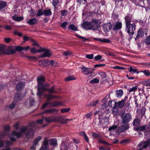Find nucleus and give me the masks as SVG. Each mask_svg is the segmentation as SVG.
Returning <instances> with one entry per match:
<instances>
[{
  "instance_id": "nucleus-1",
  "label": "nucleus",
  "mask_w": 150,
  "mask_h": 150,
  "mask_svg": "<svg viewBox=\"0 0 150 150\" xmlns=\"http://www.w3.org/2000/svg\"><path fill=\"white\" fill-rule=\"evenodd\" d=\"M28 126H23L21 127L19 132H17L15 131L12 132L11 134L9 136L10 142L8 140L6 141L4 144V146L6 147L8 146L11 145L13 142L16 140V137L17 138L21 137L24 134L25 131L28 129Z\"/></svg>"
},
{
  "instance_id": "nucleus-2",
  "label": "nucleus",
  "mask_w": 150,
  "mask_h": 150,
  "mask_svg": "<svg viewBox=\"0 0 150 150\" xmlns=\"http://www.w3.org/2000/svg\"><path fill=\"white\" fill-rule=\"evenodd\" d=\"M132 15L127 14L125 17V31L130 35H133L136 29V25L132 21Z\"/></svg>"
},
{
  "instance_id": "nucleus-3",
  "label": "nucleus",
  "mask_w": 150,
  "mask_h": 150,
  "mask_svg": "<svg viewBox=\"0 0 150 150\" xmlns=\"http://www.w3.org/2000/svg\"><path fill=\"white\" fill-rule=\"evenodd\" d=\"M99 21L97 19H93L91 22H83V27L87 30H96L98 28V24Z\"/></svg>"
},
{
  "instance_id": "nucleus-4",
  "label": "nucleus",
  "mask_w": 150,
  "mask_h": 150,
  "mask_svg": "<svg viewBox=\"0 0 150 150\" xmlns=\"http://www.w3.org/2000/svg\"><path fill=\"white\" fill-rule=\"evenodd\" d=\"M46 121L47 122H60L62 123H65L67 122L68 121H72V119H63L62 121L60 120L61 117L59 116L53 117L50 116L45 118Z\"/></svg>"
},
{
  "instance_id": "nucleus-5",
  "label": "nucleus",
  "mask_w": 150,
  "mask_h": 150,
  "mask_svg": "<svg viewBox=\"0 0 150 150\" xmlns=\"http://www.w3.org/2000/svg\"><path fill=\"white\" fill-rule=\"evenodd\" d=\"M63 103V102H60L56 101H54L52 102L47 101L42 105V108L43 109L46 107L50 108L57 107L62 105Z\"/></svg>"
},
{
  "instance_id": "nucleus-6",
  "label": "nucleus",
  "mask_w": 150,
  "mask_h": 150,
  "mask_svg": "<svg viewBox=\"0 0 150 150\" xmlns=\"http://www.w3.org/2000/svg\"><path fill=\"white\" fill-rule=\"evenodd\" d=\"M38 83V86L39 88H41L42 89L45 87H49L50 86L49 84L47 83H44L45 81V79L42 76H38L37 79Z\"/></svg>"
},
{
  "instance_id": "nucleus-7",
  "label": "nucleus",
  "mask_w": 150,
  "mask_h": 150,
  "mask_svg": "<svg viewBox=\"0 0 150 150\" xmlns=\"http://www.w3.org/2000/svg\"><path fill=\"white\" fill-rule=\"evenodd\" d=\"M40 50L38 51V52H43L44 53L39 56L40 58H44L46 57H50L52 55V53L49 50L45 49L42 48L40 46H39Z\"/></svg>"
},
{
  "instance_id": "nucleus-8",
  "label": "nucleus",
  "mask_w": 150,
  "mask_h": 150,
  "mask_svg": "<svg viewBox=\"0 0 150 150\" xmlns=\"http://www.w3.org/2000/svg\"><path fill=\"white\" fill-rule=\"evenodd\" d=\"M150 143V139H148L146 141L140 143L137 147V150H142L144 148L147 147Z\"/></svg>"
},
{
  "instance_id": "nucleus-9",
  "label": "nucleus",
  "mask_w": 150,
  "mask_h": 150,
  "mask_svg": "<svg viewBox=\"0 0 150 150\" xmlns=\"http://www.w3.org/2000/svg\"><path fill=\"white\" fill-rule=\"evenodd\" d=\"M122 124H128L132 119V116L130 114H125L122 116Z\"/></svg>"
},
{
  "instance_id": "nucleus-10",
  "label": "nucleus",
  "mask_w": 150,
  "mask_h": 150,
  "mask_svg": "<svg viewBox=\"0 0 150 150\" xmlns=\"http://www.w3.org/2000/svg\"><path fill=\"white\" fill-rule=\"evenodd\" d=\"M122 24L121 21L115 22L113 25L112 30L113 31L119 30L122 28Z\"/></svg>"
},
{
  "instance_id": "nucleus-11",
  "label": "nucleus",
  "mask_w": 150,
  "mask_h": 150,
  "mask_svg": "<svg viewBox=\"0 0 150 150\" xmlns=\"http://www.w3.org/2000/svg\"><path fill=\"white\" fill-rule=\"evenodd\" d=\"M81 70L82 73L85 75H86L87 74H90L91 72V71L92 70H94L93 68H89L84 66H83L81 67Z\"/></svg>"
},
{
  "instance_id": "nucleus-12",
  "label": "nucleus",
  "mask_w": 150,
  "mask_h": 150,
  "mask_svg": "<svg viewBox=\"0 0 150 150\" xmlns=\"http://www.w3.org/2000/svg\"><path fill=\"white\" fill-rule=\"evenodd\" d=\"M48 146V140L47 138H44L43 142L42 145L40 148V150H47Z\"/></svg>"
},
{
  "instance_id": "nucleus-13",
  "label": "nucleus",
  "mask_w": 150,
  "mask_h": 150,
  "mask_svg": "<svg viewBox=\"0 0 150 150\" xmlns=\"http://www.w3.org/2000/svg\"><path fill=\"white\" fill-rule=\"evenodd\" d=\"M35 100L33 98H30L29 100H27L25 102V105L27 107L32 106L35 103Z\"/></svg>"
},
{
  "instance_id": "nucleus-14",
  "label": "nucleus",
  "mask_w": 150,
  "mask_h": 150,
  "mask_svg": "<svg viewBox=\"0 0 150 150\" xmlns=\"http://www.w3.org/2000/svg\"><path fill=\"white\" fill-rule=\"evenodd\" d=\"M129 128V125L128 124H122L119 128V130L121 132H123L128 129Z\"/></svg>"
},
{
  "instance_id": "nucleus-15",
  "label": "nucleus",
  "mask_w": 150,
  "mask_h": 150,
  "mask_svg": "<svg viewBox=\"0 0 150 150\" xmlns=\"http://www.w3.org/2000/svg\"><path fill=\"white\" fill-rule=\"evenodd\" d=\"M103 29L105 31H108L112 28V25L111 23L109 22L106 24H104L103 26Z\"/></svg>"
},
{
  "instance_id": "nucleus-16",
  "label": "nucleus",
  "mask_w": 150,
  "mask_h": 150,
  "mask_svg": "<svg viewBox=\"0 0 150 150\" xmlns=\"http://www.w3.org/2000/svg\"><path fill=\"white\" fill-rule=\"evenodd\" d=\"M133 126L134 127V129L137 128L140 124V120L139 119L135 118L134 120L132 123Z\"/></svg>"
},
{
  "instance_id": "nucleus-17",
  "label": "nucleus",
  "mask_w": 150,
  "mask_h": 150,
  "mask_svg": "<svg viewBox=\"0 0 150 150\" xmlns=\"http://www.w3.org/2000/svg\"><path fill=\"white\" fill-rule=\"evenodd\" d=\"M44 96L48 100L47 101L49 102L51 100L58 98V97L53 96L51 94H45Z\"/></svg>"
},
{
  "instance_id": "nucleus-18",
  "label": "nucleus",
  "mask_w": 150,
  "mask_h": 150,
  "mask_svg": "<svg viewBox=\"0 0 150 150\" xmlns=\"http://www.w3.org/2000/svg\"><path fill=\"white\" fill-rule=\"evenodd\" d=\"M34 135L33 131L32 129L29 130L26 133L25 137L27 139H29L32 138Z\"/></svg>"
},
{
  "instance_id": "nucleus-19",
  "label": "nucleus",
  "mask_w": 150,
  "mask_h": 150,
  "mask_svg": "<svg viewBox=\"0 0 150 150\" xmlns=\"http://www.w3.org/2000/svg\"><path fill=\"white\" fill-rule=\"evenodd\" d=\"M125 99H123L120 101L117 102H115L116 105L120 108H122L124 105L125 104Z\"/></svg>"
},
{
  "instance_id": "nucleus-20",
  "label": "nucleus",
  "mask_w": 150,
  "mask_h": 150,
  "mask_svg": "<svg viewBox=\"0 0 150 150\" xmlns=\"http://www.w3.org/2000/svg\"><path fill=\"white\" fill-rule=\"evenodd\" d=\"M98 74L100 76L101 79L104 82H105L107 81L106 78L107 76L105 72H99L98 73Z\"/></svg>"
},
{
  "instance_id": "nucleus-21",
  "label": "nucleus",
  "mask_w": 150,
  "mask_h": 150,
  "mask_svg": "<svg viewBox=\"0 0 150 150\" xmlns=\"http://www.w3.org/2000/svg\"><path fill=\"white\" fill-rule=\"evenodd\" d=\"M37 22V20L36 18H33L27 20V23L30 25H34Z\"/></svg>"
},
{
  "instance_id": "nucleus-22",
  "label": "nucleus",
  "mask_w": 150,
  "mask_h": 150,
  "mask_svg": "<svg viewBox=\"0 0 150 150\" xmlns=\"http://www.w3.org/2000/svg\"><path fill=\"white\" fill-rule=\"evenodd\" d=\"M43 88V91H47L50 93H56L57 92L54 90V86H52L51 88L49 89L48 88L45 87Z\"/></svg>"
},
{
  "instance_id": "nucleus-23",
  "label": "nucleus",
  "mask_w": 150,
  "mask_h": 150,
  "mask_svg": "<svg viewBox=\"0 0 150 150\" xmlns=\"http://www.w3.org/2000/svg\"><path fill=\"white\" fill-rule=\"evenodd\" d=\"M57 110L54 108H51L45 110L44 112V113H49L50 114H53L55 112H57Z\"/></svg>"
},
{
  "instance_id": "nucleus-24",
  "label": "nucleus",
  "mask_w": 150,
  "mask_h": 150,
  "mask_svg": "<svg viewBox=\"0 0 150 150\" xmlns=\"http://www.w3.org/2000/svg\"><path fill=\"white\" fill-rule=\"evenodd\" d=\"M13 19L17 21H20L23 19V18L22 16H18V15H15L12 17Z\"/></svg>"
},
{
  "instance_id": "nucleus-25",
  "label": "nucleus",
  "mask_w": 150,
  "mask_h": 150,
  "mask_svg": "<svg viewBox=\"0 0 150 150\" xmlns=\"http://www.w3.org/2000/svg\"><path fill=\"white\" fill-rule=\"evenodd\" d=\"M49 62L48 60L41 61L39 62V65L42 67H44L48 64Z\"/></svg>"
},
{
  "instance_id": "nucleus-26",
  "label": "nucleus",
  "mask_w": 150,
  "mask_h": 150,
  "mask_svg": "<svg viewBox=\"0 0 150 150\" xmlns=\"http://www.w3.org/2000/svg\"><path fill=\"white\" fill-rule=\"evenodd\" d=\"M25 83L24 82H20L16 85V88L17 90H19L23 88L24 86Z\"/></svg>"
},
{
  "instance_id": "nucleus-27",
  "label": "nucleus",
  "mask_w": 150,
  "mask_h": 150,
  "mask_svg": "<svg viewBox=\"0 0 150 150\" xmlns=\"http://www.w3.org/2000/svg\"><path fill=\"white\" fill-rule=\"evenodd\" d=\"M94 39L96 41L102 42L109 43L110 42V40L108 39H101L100 38H95Z\"/></svg>"
},
{
  "instance_id": "nucleus-28",
  "label": "nucleus",
  "mask_w": 150,
  "mask_h": 150,
  "mask_svg": "<svg viewBox=\"0 0 150 150\" xmlns=\"http://www.w3.org/2000/svg\"><path fill=\"white\" fill-rule=\"evenodd\" d=\"M116 95L117 98L121 97L123 94V92L122 90L120 89L116 91Z\"/></svg>"
},
{
  "instance_id": "nucleus-29",
  "label": "nucleus",
  "mask_w": 150,
  "mask_h": 150,
  "mask_svg": "<svg viewBox=\"0 0 150 150\" xmlns=\"http://www.w3.org/2000/svg\"><path fill=\"white\" fill-rule=\"evenodd\" d=\"M22 98L21 95L19 93H17L14 98V100L16 101L20 100Z\"/></svg>"
},
{
  "instance_id": "nucleus-30",
  "label": "nucleus",
  "mask_w": 150,
  "mask_h": 150,
  "mask_svg": "<svg viewBox=\"0 0 150 150\" xmlns=\"http://www.w3.org/2000/svg\"><path fill=\"white\" fill-rule=\"evenodd\" d=\"M68 28L74 31H77L78 29L77 27L73 24H71L68 27Z\"/></svg>"
},
{
  "instance_id": "nucleus-31",
  "label": "nucleus",
  "mask_w": 150,
  "mask_h": 150,
  "mask_svg": "<svg viewBox=\"0 0 150 150\" xmlns=\"http://www.w3.org/2000/svg\"><path fill=\"white\" fill-rule=\"evenodd\" d=\"M146 127V125H143L141 126H139L136 129H134V130L135 131L139 130L142 132H143L145 130Z\"/></svg>"
},
{
  "instance_id": "nucleus-32",
  "label": "nucleus",
  "mask_w": 150,
  "mask_h": 150,
  "mask_svg": "<svg viewBox=\"0 0 150 150\" xmlns=\"http://www.w3.org/2000/svg\"><path fill=\"white\" fill-rule=\"evenodd\" d=\"M9 50L11 53H15L16 51V46H10L9 47Z\"/></svg>"
},
{
  "instance_id": "nucleus-33",
  "label": "nucleus",
  "mask_w": 150,
  "mask_h": 150,
  "mask_svg": "<svg viewBox=\"0 0 150 150\" xmlns=\"http://www.w3.org/2000/svg\"><path fill=\"white\" fill-rule=\"evenodd\" d=\"M52 14L50 9H45L44 10V15L45 16H50Z\"/></svg>"
},
{
  "instance_id": "nucleus-34",
  "label": "nucleus",
  "mask_w": 150,
  "mask_h": 150,
  "mask_svg": "<svg viewBox=\"0 0 150 150\" xmlns=\"http://www.w3.org/2000/svg\"><path fill=\"white\" fill-rule=\"evenodd\" d=\"M112 113L115 115H117L119 113V110L117 107L114 106L112 108Z\"/></svg>"
},
{
  "instance_id": "nucleus-35",
  "label": "nucleus",
  "mask_w": 150,
  "mask_h": 150,
  "mask_svg": "<svg viewBox=\"0 0 150 150\" xmlns=\"http://www.w3.org/2000/svg\"><path fill=\"white\" fill-rule=\"evenodd\" d=\"M128 69L129 71L130 72H133L134 73H137V74H138L140 73L139 71H138L137 69L133 68L131 67L128 68Z\"/></svg>"
},
{
  "instance_id": "nucleus-36",
  "label": "nucleus",
  "mask_w": 150,
  "mask_h": 150,
  "mask_svg": "<svg viewBox=\"0 0 150 150\" xmlns=\"http://www.w3.org/2000/svg\"><path fill=\"white\" fill-rule=\"evenodd\" d=\"M76 79V78L73 75H70L67 77L65 79V81H69Z\"/></svg>"
},
{
  "instance_id": "nucleus-37",
  "label": "nucleus",
  "mask_w": 150,
  "mask_h": 150,
  "mask_svg": "<svg viewBox=\"0 0 150 150\" xmlns=\"http://www.w3.org/2000/svg\"><path fill=\"white\" fill-rule=\"evenodd\" d=\"M6 49V46L5 45H0V54L4 53Z\"/></svg>"
},
{
  "instance_id": "nucleus-38",
  "label": "nucleus",
  "mask_w": 150,
  "mask_h": 150,
  "mask_svg": "<svg viewBox=\"0 0 150 150\" xmlns=\"http://www.w3.org/2000/svg\"><path fill=\"white\" fill-rule=\"evenodd\" d=\"M43 15H44V11H43L42 8L39 9L36 16H40Z\"/></svg>"
},
{
  "instance_id": "nucleus-39",
  "label": "nucleus",
  "mask_w": 150,
  "mask_h": 150,
  "mask_svg": "<svg viewBox=\"0 0 150 150\" xmlns=\"http://www.w3.org/2000/svg\"><path fill=\"white\" fill-rule=\"evenodd\" d=\"M91 134L92 136L94 138H97L98 139L101 138V136L98 134L94 132H92Z\"/></svg>"
},
{
  "instance_id": "nucleus-40",
  "label": "nucleus",
  "mask_w": 150,
  "mask_h": 150,
  "mask_svg": "<svg viewBox=\"0 0 150 150\" xmlns=\"http://www.w3.org/2000/svg\"><path fill=\"white\" fill-rule=\"evenodd\" d=\"M98 102L99 101L98 100H96L95 101L90 103L88 105V106H95L98 103Z\"/></svg>"
},
{
  "instance_id": "nucleus-41",
  "label": "nucleus",
  "mask_w": 150,
  "mask_h": 150,
  "mask_svg": "<svg viewBox=\"0 0 150 150\" xmlns=\"http://www.w3.org/2000/svg\"><path fill=\"white\" fill-rule=\"evenodd\" d=\"M139 72L143 73L146 76H149L150 75V73L148 70L146 69L144 71H140Z\"/></svg>"
},
{
  "instance_id": "nucleus-42",
  "label": "nucleus",
  "mask_w": 150,
  "mask_h": 150,
  "mask_svg": "<svg viewBox=\"0 0 150 150\" xmlns=\"http://www.w3.org/2000/svg\"><path fill=\"white\" fill-rule=\"evenodd\" d=\"M6 3L5 2L0 1V9H1L6 6Z\"/></svg>"
},
{
  "instance_id": "nucleus-43",
  "label": "nucleus",
  "mask_w": 150,
  "mask_h": 150,
  "mask_svg": "<svg viewBox=\"0 0 150 150\" xmlns=\"http://www.w3.org/2000/svg\"><path fill=\"white\" fill-rule=\"evenodd\" d=\"M50 143L51 145L55 146L57 144V140L55 139H51L50 140Z\"/></svg>"
},
{
  "instance_id": "nucleus-44",
  "label": "nucleus",
  "mask_w": 150,
  "mask_h": 150,
  "mask_svg": "<svg viewBox=\"0 0 150 150\" xmlns=\"http://www.w3.org/2000/svg\"><path fill=\"white\" fill-rule=\"evenodd\" d=\"M143 84L146 86H150V79L144 81Z\"/></svg>"
},
{
  "instance_id": "nucleus-45",
  "label": "nucleus",
  "mask_w": 150,
  "mask_h": 150,
  "mask_svg": "<svg viewBox=\"0 0 150 150\" xmlns=\"http://www.w3.org/2000/svg\"><path fill=\"white\" fill-rule=\"evenodd\" d=\"M42 139V137L40 136H38L33 141L34 143L35 144H38V143Z\"/></svg>"
},
{
  "instance_id": "nucleus-46",
  "label": "nucleus",
  "mask_w": 150,
  "mask_h": 150,
  "mask_svg": "<svg viewBox=\"0 0 150 150\" xmlns=\"http://www.w3.org/2000/svg\"><path fill=\"white\" fill-rule=\"evenodd\" d=\"M59 0H52V4L54 8H56V6H57L59 3Z\"/></svg>"
},
{
  "instance_id": "nucleus-47",
  "label": "nucleus",
  "mask_w": 150,
  "mask_h": 150,
  "mask_svg": "<svg viewBox=\"0 0 150 150\" xmlns=\"http://www.w3.org/2000/svg\"><path fill=\"white\" fill-rule=\"evenodd\" d=\"M99 80L95 78L91 80L90 83H98L99 82Z\"/></svg>"
},
{
  "instance_id": "nucleus-48",
  "label": "nucleus",
  "mask_w": 150,
  "mask_h": 150,
  "mask_svg": "<svg viewBox=\"0 0 150 150\" xmlns=\"http://www.w3.org/2000/svg\"><path fill=\"white\" fill-rule=\"evenodd\" d=\"M4 130L5 131H8L11 129L10 126L8 125H5L3 127Z\"/></svg>"
},
{
  "instance_id": "nucleus-49",
  "label": "nucleus",
  "mask_w": 150,
  "mask_h": 150,
  "mask_svg": "<svg viewBox=\"0 0 150 150\" xmlns=\"http://www.w3.org/2000/svg\"><path fill=\"white\" fill-rule=\"evenodd\" d=\"M16 105V103L14 102H13L10 104L8 107L10 109H13L15 107Z\"/></svg>"
},
{
  "instance_id": "nucleus-50",
  "label": "nucleus",
  "mask_w": 150,
  "mask_h": 150,
  "mask_svg": "<svg viewBox=\"0 0 150 150\" xmlns=\"http://www.w3.org/2000/svg\"><path fill=\"white\" fill-rule=\"evenodd\" d=\"M94 70H92L91 71V73L89 74H87L86 75L87 76L88 78L89 79H92L93 76V71Z\"/></svg>"
},
{
  "instance_id": "nucleus-51",
  "label": "nucleus",
  "mask_w": 150,
  "mask_h": 150,
  "mask_svg": "<svg viewBox=\"0 0 150 150\" xmlns=\"http://www.w3.org/2000/svg\"><path fill=\"white\" fill-rule=\"evenodd\" d=\"M68 23L67 22H64L61 24V26L63 29H65Z\"/></svg>"
},
{
  "instance_id": "nucleus-52",
  "label": "nucleus",
  "mask_w": 150,
  "mask_h": 150,
  "mask_svg": "<svg viewBox=\"0 0 150 150\" xmlns=\"http://www.w3.org/2000/svg\"><path fill=\"white\" fill-rule=\"evenodd\" d=\"M4 29L8 30H11V25H6L4 27Z\"/></svg>"
},
{
  "instance_id": "nucleus-53",
  "label": "nucleus",
  "mask_w": 150,
  "mask_h": 150,
  "mask_svg": "<svg viewBox=\"0 0 150 150\" xmlns=\"http://www.w3.org/2000/svg\"><path fill=\"white\" fill-rule=\"evenodd\" d=\"M98 142L99 143H101L104 144H106L107 145H110V144L108 143L105 140H102L101 139H99L98 140Z\"/></svg>"
},
{
  "instance_id": "nucleus-54",
  "label": "nucleus",
  "mask_w": 150,
  "mask_h": 150,
  "mask_svg": "<svg viewBox=\"0 0 150 150\" xmlns=\"http://www.w3.org/2000/svg\"><path fill=\"white\" fill-rule=\"evenodd\" d=\"M113 68L115 69H116L117 70H124L125 69V68L124 67L118 66H114L113 67Z\"/></svg>"
},
{
  "instance_id": "nucleus-55",
  "label": "nucleus",
  "mask_w": 150,
  "mask_h": 150,
  "mask_svg": "<svg viewBox=\"0 0 150 150\" xmlns=\"http://www.w3.org/2000/svg\"><path fill=\"white\" fill-rule=\"evenodd\" d=\"M145 42L146 45L150 44V36L146 37L145 40Z\"/></svg>"
},
{
  "instance_id": "nucleus-56",
  "label": "nucleus",
  "mask_w": 150,
  "mask_h": 150,
  "mask_svg": "<svg viewBox=\"0 0 150 150\" xmlns=\"http://www.w3.org/2000/svg\"><path fill=\"white\" fill-rule=\"evenodd\" d=\"M41 90H43V89L41 88H39L38 87V91L37 94V95L39 96H40L41 95L42 93V92L41 91Z\"/></svg>"
},
{
  "instance_id": "nucleus-57",
  "label": "nucleus",
  "mask_w": 150,
  "mask_h": 150,
  "mask_svg": "<svg viewBox=\"0 0 150 150\" xmlns=\"http://www.w3.org/2000/svg\"><path fill=\"white\" fill-rule=\"evenodd\" d=\"M70 108H63L61 110V112L62 113H64V112H67L70 110Z\"/></svg>"
},
{
  "instance_id": "nucleus-58",
  "label": "nucleus",
  "mask_w": 150,
  "mask_h": 150,
  "mask_svg": "<svg viewBox=\"0 0 150 150\" xmlns=\"http://www.w3.org/2000/svg\"><path fill=\"white\" fill-rule=\"evenodd\" d=\"M40 50V48L38 50H36L35 48H33L31 49L30 52L33 53H36L38 52V51Z\"/></svg>"
},
{
  "instance_id": "nucleus-59",
  "label": "nucleus",
  "mask_w": 150,
  "mask_h": 150,
  "mask_svg": "<svg viewBox=\"0 0 150 150\" xmlns=\"http://www.w3.org/2000/svg\"><path fill=\"white\" fill-rule=\"evenodd\" d=\"M16 51H20L23 50V47L21 46H16Z\"/></svg>"
},
{
  "instance_id": "nucleus-60",
  "label": "nucleus",
  "mask_w": 150,
  "mask_h": 150,
  "mask_svg": "<svg viewBox=\"0 0 150 150\" xmlns=\"http://www.w3.org/2000/svg\"><path fill=\"white\" fill-rule=\"evenodd\" d=\"M50 63L52 66L56 67L57 65V63L55 62L54 60H51L50 61Z\"/></svg>"
},
{
  "instance_id": "nucleus-61",
  "label": "nucleus",
  "mask_w": 150,
  "mask_h": 150,
  "mask_svg": "<svg viewBox=\"0 0 150 150\" xmlns=\"http://www.w3.org/2000/svg\"><path fill=\"white\" fill-rule=\"evenodd\" d=\"M13 33L14 35L18 36L19 37H21L22 36V34L18 32L17 30H15L14 31Z\"/></svg>"
},
{
  "instance_id": "nucleus-62",
  "label": "nucleus",
  "mask_w": 150,
  "mask_h": 150,
  "mask_svg": "<svg viewBox=\"0 0 150 150\" xmlns=\"http://www.w3.org/2000/svg\"><path fill=\"white\" fill-rule=\"evenodd\" d=\"M102 58V57L100 55H98L94 57V59L96 61H98L100 59Z\"/></svg>"
},
{
  "instance_id": "nucleus-63",
  "label": "nucleus",
  "mask_w": 150,
  "mask_h": 150,
  "mask_svg": "<svg viewBox=\"0 0 150 150\" xmlns=\"http://www.w3.org/2000/svg\"><path fill=\"white\" fill-rule=\"evenodd\" d=\"M93 54H87L86 55V57L88 59H91L93 58Z\"/></svg>"
},
{
  "instance_id": "nucleus-64",
  "label": "nucleus",
  "mask_w": 150,
  "mask_h": 150,
  "mask_svg": "<svg viewBox=\"0 0 150 150\" xmlns=\"http://www.w3.org/2000/svg\"><path fill=\"white\" fill-rule=\"evenodd\" d=\"M72 54L71 52L68 51H67L63 53V54L64 56H67L68 55H70Z\"/></svg>"
}]
</instances>
